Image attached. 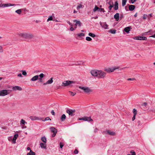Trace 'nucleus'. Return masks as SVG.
<instances>
[{
	"mask_svg": "<svg viewBox=\"0 0 155 155\" xmlns=\"http://www.w3.org/2000/svg\"><path fill=\"white\" fill-rule=\"evenodd\" d=\"M3 51H4L2 46L0 45V53H3Z\"/></svg>",
	"mask_w": 155,
	"mask_h": 155,
	"instance_id": "nucleus-39",
	"label": "nucleus"
},
{
	"mask_svg": "<svg viewBox=\"0 0 155 155\" xmlns=\"http://www.w3.org/2000/svg\"><path fill=\"white\" fill-rule=\"evenodd\" d=\"M39 76L38 75H35L31 79V81H35L37 80L38 79Z\"/></svg>",
	"mask_w": 155,
	"mask_h": 155,
	"instance_id": "nucleus-22",
	"label": "nucleus"
},
{
	"mask_svg": "<svg viewBox=\"0 0 155 155\" xmlns=\"http://www.w3.org/2000/svg\"><path fill=\"white\" fill-rule=\"evenodd\" d=\"M106 132L107 134L110 135L114 136L115 134V133L113 131H110L109 130H107Z\"/></svg>",
	"mask_w": 155,
	"mask_h": 155,
	"instance_id": "nucleus-23",
	"label": "nucleus"
},
{
	"mask_svg": "<svg viewBox=\"0 0 155 155\" xmlns=\"http://www.w3.org/2000/svg\"><path fill=\"white\" fill-rule=\"evenodd\" d=\"M150 37L155 38V34L152 35V36H150Z\"/></svg>",
	"mask_w": 155,
	"mask_h": 155,
	"instance_id": "nucleus-64",
	"label": "nucleus"
},
{
	"mask_svg": "<svg viewBox=\"0 0 155 155\" xmlns=\"http://www.w3.org/2000/svg\"><path fill=\"white\" fill-rule=\"evenodd\" d=\"M75 111V110H72L71 109H67L66 110V112L68 113L70 116H73L74 115V113Z\"/></svg>",
	"mask_w": 155,
	"mask_h": 155,
	"instance_id": "nucleus-5",
	"label": "nucleus"
},
{
	"mask_svg": "<svg viewBox=\"0 0 155 155\" xmlns=\"http://www.w3.org/2000/svg\"><path fill=\"white\" fill-rule=\"evenodd\" d=\"M98 71L97 70H93L91 71L90 72L93 76L97 77Z\"/></svg>",
	"mask_w": 155,
	"mask_h": 155,
	"instance_id": "nucleus-10",
	"label": "nucleus"
},
{
	"mask_svg": "<svg viewBox=\"0 0 155 155\" xmlns=\"http://www.w3.org/2000/svg\"><path fill=\"white\" fill-rule=\"evenodd\" d=\"M22 72V74L24 76H26L27 74L26 71L25 70H22L21 71Z\"/></svg>",
	"mask_w": 155,
	"mask_h": 155,
	"instance_id": "nucleus-35",
	"label": "nucleus"
},
{
	"mask_svg": "<svg viewBox=\"0 0 155 155\" xmlns=\"http://www.w3.org/2000/svg\"><path fill=\"white\" fill-rule=\"evenodd\" d=\"M18 134H15L14 135L13 137L12 142L14 144L16 143V140L17 138H18Z\"/></svg>",
	"mask_w": 155,
	"mask_h": 155,
	"instance_id": "nucleus-15",
	"label": "nucleus"
},
{
	"mask_svg": "<svg viewBox=\"0 0 155 155\" xmlns=\"http://www.w3.org/2000/svg\"><path fill=\"white\" fill-rule=\"evenodd\" d=\"M124 17L123 14H120V20H121L122 18Z\"/></svg>",
	"mask_w": 155,
	"mask_h": 155,
	"instance_id": "nucleus-53",
	"label": "nucleus"
},
{
	"mask_svg": "<svg viewBox=\"0 0 155 155\" xmlns=\"http://www.w3.org/2000/svg\"><path fill=\"white\" fill-rule=\"evenodd\" d=\"M127 0H122V5L123 6H124L125 5Z\"/></svg>",
	"mask_w": 155,
	"mask_h": 155,
	"instance_id": "nucleus-36",
	"label": "nucleus"
},
{
	"mask_svg": "<svg viewBox=\"0 0 155 155\" xmlns=\"http://www.w3.org/2000/svg\"><path fill=\"white\" fill-rule=\"evenodd\" d=\"M20 124L21 125V127L22 129H25L27 127L26 125L27 124V123L23 119H21L20 121Z\"/></svg>",
	"mask_w": 155,
	"mask_h": 155,
	"instance_id": "nucleus-7",
	"label": "nucleus"
},
{
	"mask_svg": "<svg viewBox=\"0 0 155 155\" xmlns=\"http://www.w3.org/2000/svg\"><path fill=\"white\" fill-rule=\"evenodd\" d=\"M20 37L27 39H31L34 37V35L30 33H20Z\"/></svg>",
	"mask_w": 155,
	"mask_h": 155,
	"instance_id": "nucleus-1",
	"label": "nucleus"
},
{
	"mask_svg": "<svg viewBox=\"0 0 155 155\" xmlns=\"http://www.w3.org/2000/svg\"><path fill=\"white\" fill-rule=\"evenodd\" d=\"M51 120V119H50L49 117H46L44 120H42V121H45L46 120Z\"/></svg>",
	"mask_w": 155,
	"mask_h": 155,
	"instance_id": "nucleus-44",
	"label": "nucleus"
},
{
	"mask_svg": "<svg viewBox=\"0 0 155 155\" xmlns=\"http://www.w3.org/2000/svg\"><path fill=\"white\" fill-rule=\"evenodd\" d=\"M118 8V3L117 1H116L115 2V4L114 5V9L115 10H117Z\"/></svg>",
	"mask_w": 155,
	"mask_h": 155,
	"instance_id": "nucleus-24",
	"label": "nucleus"
},
{
	"mask_svg": "<svg viewBox=\"0 0 155 155\" xmlns=\"http://www.w3.org/2000/svg\"><path fill=\"white\" fill-rule=\"evenodd\" d=\"M54 14H52V16H50L47 19V21H51L53 20L52 16H54Z\"/></svg>",
	"mask_w": 155,
	"mask_h": 155,
	"instance_id": "nucleus-32",
	"label": "nucleus"
},
{
	"mask_svg": "<svg viewBox=\"0 0 155 155\" xmlns=\"http://www.w3.org/2000/svg\"><path fill=\"white\" fill-rule=\"evenodd\" d=\"M93 11L94 12L98 11L99 12L100 11V8L98 7L97 6H95L94 8L93 9Z\"/></svg>",
	"mask_w": 155,
	"mask_h": 155,
	"instance_id": "nucleus-26",
	"label": "nucleus"
},
{
	"mask_svg": "<svg viewBox=\"0 0 155 155\" xmlns=\"http://www.w3.org/2000/svg\"><path fill=\"white\" fill-rule=\"evenodd\" d=\"M147 105V103L146 102H144L142 104V106H144L146 107Z\"/></svg>",
	"mask_w": 155,
	"mask_h": 155,
	"instance_id": "nucleus-54",
	"label": "nucleus"
},
{
	"mask_svg": "<svg viewBox=\"0 0 155 155\" xmlns=\"http://www.w3.org/2000/svg\"><path fill=\"white\" fill-rule=\"evenodd\" d=\"M77 35L79 37L84 36V34L83 33H81L78 34Z\"/></svg>",
	"mask_w": 155,
	"mask_h": 155,
	"instance_id": "nucleus-41",
	"label": "nucleus"
},
{
	"mask_svg": "<svg viewBox=\"0 0 155 155\" xmlns=\"http://www.w3.org/2000/svg\"><path fill=\"white\" fill-rule=\"evenodd\" d=\"M70 30L71 31H73L74 30V29L73 27H71L70 28Z\"/></svg>",
	"mask_w": 155,
	"mask_h": 155,
	"instance_id": "nucleus-60",
	"label": "nucleus"
},
{
	"mask_svg": "<svg viewBox=\"0 0 155 155\" xmlns=\"http://www.w3.org/2000/svg\"><path fill=\"white\" fill-rule=\"evenodd\" d=\"M129 10L130 11H132L134 10L135 8V5H129Z\"/></svg>",
	"mask_w": 155,
	"mask_h": 155,
	"instance_id": "nucleus-20",
	"label": "nucleus"
},
{
	"mask_svg": "<svg viewBox=\"0 0 155 155\" xmlns=\"http://www.w3.org/2000/svg\"><path fill=\"white\" fill-rule=\"evenodd\" d=\"M69 92L70 93V95H71V96H74V95H75L76 94V93H75V92H71V91H69Z\"/></svg>",
	"mask_w": 155,
	"mask_h": 155,
	"instance_id": "nucleus-38",
	"label": "nucleus"
},
{
	"mask_svg": "<svg viewBox=\"0 0 155 155\" xmlns=\"http://www.w3.org/2000/svg\"><path fill=\"white\" fill-rule=\"evenodd\" d=\"M98 18V17L97 16H96L95 17L92 18H94L95 19H97Z\"/></svg>",
	"mask_w": 155,
	"mask_h": 155,
	"instance_id": "nucleus-63",
	"label": "nucleus"
},
{
	"mask_svg": "<svg viewBox=\"0 0 155 155\" xmlns=\"http://www.w3.org/2000/svg\"><path fill=\"white\" fill-rule=\"evenodd\" d=\"M131 2H130V3L133 4L137 0H130Z\"/></svg>",
	"mask_w": 155,
	"mask_h": 155,
	"instance_id": "nucleus-52",
	"label": "nucleus"
},
{
	"mask_svg": "<svg viewBox=\"0 0 155 155\" xmlns=\"http://www.w3.org/2000/svg\"><path fill=\"white\" fill-rule=\"evenodd\" d=\"M56 134L57 133H53V134L52 135V137H54L55 136Z\"/></svg>",
	"mask_w": 155,
	"mask_h": 155,
	"instance_id": "nucleus-58",
	"label": "nucleus"
},
{
	"mask_svg": "<svg viewBox=\"0 0 155 155\" xmlns=\"http://www.w3.org/2000/svg\"><path fill=\"white\" fill-rule=\"evenodd\" d=\"M66 116L65 114H63L62 115L61 117V120L62 121H63L66 119Z\"/></svg>",
	"mask_w": 155,
	"mask_h": 155,
	"instance_id": "nucleus-25",
	"label": "nucleus"
},
{
	"mask_svg": "<svg viewBox=\"0 0 155 155\" xmlns=\"http://www.w3.org/2000/svg\"><path fill=\"white\" fill-rule=\"evenodd\" d=\"M124 31L127 33H128L130 31V28L129 27H126L124 28Z\"/></svg>",
	"mask_w": 155,
	"mask_h": 155,
	"instance_id": "nucleus-29",
	"label": "nucleus"
},
{
	"mask_svg": "<svg viewBox=\"0 0 155 155\" xmlns=\"http://www.w3.org/2000/svg\"><path fill=\"white\" fill-rule=\"evenodd\" d=\"M86 40L88 41H91L92 40L91 38L89 37H86Z\"/></svg>",
	"mask_w": 155,
	"mask_h": 155,
	"instance_id": "nucleus-42",
	"label": "nucleus"
},
{
	"mask_svg": "<svg viewBox=\"0 0 155 155\" xmlns=\"http://www.w3.org/2000/svg\"><path fill=\"white\" fill-rule=\"evenodd\" d=\"M100 25L102 27L104 28L105 29H108V25L106 24V23H103V24L100 23Z\"/></svg>",
	"mask_w": 155,
	"mask_h": 155,
	"instance_id": "nucleus-16",
	"label": "nucleus"
},
{
	"mask_svg": "<svg viewBox=\"0 0 155 155\" xmlns=\"http://www.w3.org/2000/svg\"><path fill=\"white\" fill-rule=\"evenodd\" d=\"M79 88L83 90L86 93H89L92 91L87 87L79 86Z\"/></svg>",
	"mask_w": 155,
	"mask_h": 155,
	"instance_id": "nucleus-4",
	"label": "nucleus"
},
{
	"mask_svg": "<svg viewBox=\"0 0 155 155\" xmlns=\"http://www.w3.org/2000/svg\"><path fill=\"white\" fill-rule=\"evenodd\" d=\"M118 68H119L118 67L108 68L105 69L104 71L107 72L108 73H110V72H113L115 70L118 69Z\"/></svg>",
	"mask_w": 155,
	"mask_h": 155,
	"instance_id": "nucleus-6",
	"label": "nucleus"
},
{
	"mask_svg": "<svg viewBox=\"0 0 155 155\" xmlns=\"http://www.w3.org/2000/svg\"><path fill=\"white\" fill-rule=\"evenodd\" d=\"M74 22H76V23L75 24V26H76L78 25L80 27L81 26V23L80 21H77L76 20H75L74 21Z\"/></svg>",
	"mask_w": 155,
	"mask_h": 155,
	"instance_id": "nucleus-14",
	"label": "nucleus"
},
{
	"mask_svg": "<svg viewBox=\"0 0 155 155\" xmlns=\"http://www.w3.org/2000/svg\"><path fill=\"white\" fill-rule=\"evenodd\" d=\"M133 113L134 115H136L137 114V111L136 109H134L133 110Z\"/></svg>",
	"mask_w": 155,
	"mask_h": 155,
	"instance_id": "nucleus-43",
	"label": "nucleus"
},
{
	"mask_svg": "<svg viewBox=\"0 0 155 155\" xmlns=\"http://www.w3.org/2000/svg\"><path fill=\"white\" fill-rule=\"evenodd\" d=\"M64 146V144L63 143L60 142V147L61 148H62Z\"/></svg>",
	"mask_w": 155,
	"mask_h": 155,
	"instance_id": "nucleus-46",
	"label": "nucleus"
},
{
	"mask_svg": "<svg viewBox=\"0 0 155 155\" xmlns=\"http://www.w3.org/2000/svg\"><path fill=\"white\" fill-rule=\"evenodd\" d=\"M100 11L101 12H105V11L104 8H100Z\"/></svg>",
	"mask_w": 155,
	"mask_h": 155,
	"instance_id": "nucleus-57",
	"label": "nucleus"
},
{
	"mask_svg": "<svg viewBox=\"0 0 155 155\" xmlns=\"http://www.w3.org/2000/svg\"><path fill=\"white\" fill-rule=\"evenodd\" d=\"M51 113L53 115H54L55 113L53 110H52L51 112Z\"/></svg>",
	"mask_w": 155,
	"mask_h": 155,
	"instance_id": "nucleus-59",
	"label": "nucleus"
},
{
	"mask_svg": "<svg viewBox=\"0 0 155 155\" xmlns=\"http://www.w3.org/2000/svg\"><path fill=\"white\" fill-rule=\"evenodd\" d=\"M131 154H128L127 155H136V153L133 150H131L130 152Z\"/></svg>",
	"mask_w": 155,
	"mask_h": 155,
	"instance_id": "nucleus-31",
	"label": "nucleus"
},
{
	"mask_svg": "<svg viewBox=\"0 0 155 155\" xmlns=\"http://www.w3.org/2000/svg\"><path fill=\"white\" fill-rule=\"evenodd\" d=\"M41 140L42 142H44L45 143H46V138L45 136L42 137L41 138Z\"/></svg>",
	"mask_w": 155,
	"mask_h": 155,
	"instance_id": "nucleus-28",
	"label": "nucleus"
},
{
	"mask_svg": "<svg viewBox=\"0 0 155 155\" xmlns=\"http://www.w3.org/2000/svg\"><path fill=\"white\" fill-rule=\"evenodd\" d=\"M108 4L109 5H112V4H113V2L112 0H110L109 2L108 3Z\"/></svg>",
	"mask_w": 155,
	"mask_h": 155,
	"instance_id": "nucleus-48",
	"label": "nucleus"
},
{
	"mask_svg": "<svg viewBox=\"0 0 155 155\" xmlns=\"http://www.w3.org/2000/svg\"><path fill=\"white\" fill-rule=\"evenodd\" d=\"M106 73L102 70H99L97 78L99 79H103L106 77Z\"/></svg>",
	"mask_w": 155,
	"mask_h": 155,
	"instance_id": "nucleus-2",
	"label": "nucleus"
},
{
	"mask_svg": "<svg viewBox=\"0 0 155 155\" xmlns=\"http://www.w3.org/2000/svg\"><path fill=\"white\" fill-rule=\"evenodd\" d=\"M15 12L18 13V14H19V9H18L15 11Z\"/></svg>",
	"mask_w": 155,
	"mask_h": 155,
	"instance_id": "nucleus-62",
	"label": "nucleus"
},
{
	"mask_svg": "<svg viewBox=\"0 0 155 155\" xmlns=\"http://www.w3.org/2000/svg\"><path fill=\"white\" fill-rule=\"evenodd\" d=\"M136 115H134V116L132 118V121H134L135 119V117Z\"/></svg>",
	"mask_w": 155,
	"mask_h": 155,
	"instance_id": "nucleus-56",
	"label": "nucleus"
},
{
	"mask_svg": "<svg viewBox=\"0 0 155 155\" xmlns=\"http://www.w3.org/2000/svg\"><path fill=\"white\" fill-rule=\"evenodd\" d=\"M28 12V11L26 10L25 8L23 9H20V14L21 13L22 14H25L27 12Z\"/></svg>",
	"mask_w": 155,
	"mask_h": 155,
	"instance_id": "nucleus-17",
	"label": "nucleus"
},
{
	"mask_svg": "<svg viewBox=\"0 0 155 155\" xmlns=\"http://www.w3.org/2000/svg\"><path fill=\"white\" fill-rule=\"evenodd\" d=\"M39 82H42V78H39Z\"/></svg>",
	"mask_w": 155,
	"mask_h": 155,
	"instance_id": "nucleus-61",
	"label": "nucleus"
},
{
	"mask_svg": "<svg viewBox=\"0 0 155 155\" xmlns=\"http://www.w3.org/2000/svg\"><path fill=\"white\" fill-rule=\"evenodd\" d=\"M38 76L40 77L39 78H42L45 76V75L43 73H41Z\"/></svg>",
	"mask_w": 155,
	"mask_h": 155,
	"instance_id": "nucleus-40",
	"label": "nucleus"
},
{
	"mask_svg": "<svg viewBox=\"0 0 155 155\" xmlns=\"http://www.w3.org/2000/svg\"><path fill=\"white\" fill-rule=\"evenodd\" d=\"M78 119L80 120H83L85 121H87L88 122L93 121V120L91 119V117H85L82 118H79Z\"/></svg>",
	"mask_w": 155,
	"mask_h": 155,
	"instance_id": "nucleus-8",
	"label": "nucleus"
},
{
	"mask_svg": "<svg viewBox=\"0 0 155 155\" xmlns=\"http://www.w3.org/2000/svg\"><path fill=\"white\" fill-rule=\"evenodd\" d=\"M30 118L32 120H35L38 119V118L36 117H31Z\"/></svg>",
	"mask_w": 155,
	"mask_h": 155,
	"instance_id": "nucleus-45",
	"label": "nucleus"
},
{
	"mask_svg": "<svg viewBox=\"0 0 155 155\" xmlns=\"http://www.w3.org/2000/svg\"><path fill=\"white\" fill-rule=\"evenodd\" d=\"M88 35L94 38L95 37L96 35L95 34L91 33H90L88 34Z\"/></svg>",
	"mask_w": 155,
	"mask_h": 155,
	"instance_id": "nucleus-33",
	"label": "nucleus"
},
{
	"mask_svg": "<svg viewBox=\"0 0 155 155\" xmlns=\"http://www.w3.org/2000/svg\"><path fill=\"white\" fill-rule=\"evenodd\" d=\"M53 78H51L50 80H48L46 83L43 84L44 85H45L47 84H51L53 82Z\"/></svg>",
	"mask_w": 155,
	"mask_h": 155,
	"instance_id": "nucleus-13",
	"label": "nucleus"
},
{
	"mask_svg": "<svg viewBox=\"0 0 155 155\" xmlns=\"http://www.w3.org/2000/svg\"><path fill=\"white\" fill-rule=\"evenodd\" d=\"M147 16V15H144L143 16V18L144 19H145L146 18Z\"/></svg>",
	"mask_w": 155,
	"mask_h": 155,
	"instance_id": "nucleus-51",
	"label": "nucleus"
},
{
	"mask_svg": "<svg viewBox=\"0 0 155 155\" xmlns=\"http://www.w3.org/2000/svg\"><path fill=\"white\" fill-rule=\"evenodd\" d=\"M75 81H63L62 82V86L64 87L67 86L71 85V84L74 83Z\"/></svg>",
	"mask_w": 155,
	"mask_h": 155,
	"instance_id": "nucleus-3",
	"label": "nucleus"
},
{
	"mask_svg": "<svg viewBox=\"0 0 155 155\" xmlns=\"http://www.w3.org/2000/svg\"><path fill=\"white\" fill-rule=\"evenodd\" d=\"M134 39L140 40H147V37L145 36H137Z\"/></svg>",
	"mask_w": 155,
	"mask_h": 155,
	"instance_id": "nucleus-12",
	"label": "nucleus"
},
{
	"mask_svg": "<svg viewBox=\"0 0 155 155\" xmlns=\"http://www.w3.org/2000/svg\"><path fill=\"white\" fill-rule=\"evenodd\" d=\"M113 5H110L108 7V8L109 9V10H111L112 8L113 7Z\"/></svg>",
	"mask_w": 155,
	"mask_h": 155,
	"instance_id": "nucleus-55",
	"label": "nucleus"
},
{
	"mask_svg": "<svg viewBox=\"0 0 155 155\" xmlns=\"http://www.w3.org/2000/svg\"><path fill=\"white\" fill-rule=\"evenodd\" d=\"M114 18L115 19V20L117 21H118L119 19V14L118 13H116L114 15Z\"/></svg>",
	"mask_w": 155,
	"mask_h": 155,
	"instance_id": "nucleus-18",
	"label": "nucleus"
},
{
	"mask_svg": "<svg viewBox=\"0 0 155 155\" xmlns=\"http://www.w3.org/2000/svg\"><path fill=\"white\" fill-rule=\"evenodd\" d=\"M135 80V79L134 78H129L127 79V80L128 81H133Z\"/></svg>",
	"mask_w": 155,
	"mask_h": 155,
	"instance_id": "nucleus-50",
	"label": "nucleus"
},
{
	"mask_svg": "<svg viewBox=\"0 0 155 155\" xmlns=\"http://www.w3.org/2000/svg\"><path fill=\"white\" fill-rule=\"evenodd\" d=\"M35 153L33 152L31 150H30V152L27 154V155H35Z\"/></svg>",
	"mask_w": 155,
	"mask_h": 155,
	"instance_id": "nucleus-27",
	"label": "nucleus"
},
{
	"mask_svg": "<svg viewBox=\"0 0 155 155\" xmlns=\"http://www.w3.org/2000/svg\"><path fill=\"white\" fill-rule=\"evenodd\" d=\"M40 145L41 148L45 149H46V143H41L40 144Z\"/></svg>",
	"mask_w": 155,
	"mask_h": 155,
	"instance_id": "nucleus-21",
	"label": "nucleus"
},
{
	"mask_svg": "<svg viewBox=\"0 0 155 155\" xmlns=\"http://www.w3.org/2000/svg\"><path fill=\"white\" fill-rule=\"evenodd\" d=\"M13 89L14 90H19V86H15L13 87Z\"/></svg>",
	"mask_w": 155,
	"mask_h": 155,
	"instance_id": "nucleus-37",
	"label": "nucleus"
},
{
	"mask_svg": "<svg viewBox=\"0 0 155 155\" xmlns=\"http://www.w3.org/2000/svg\"><path fill=\"white\" fill-rule=\"evenodd\" d=\"M50 130L51 132L53 133H57L58 130L54 127H51L50 128Z\"/></svg>",
	"mask_w": 155,
	"mask_h": 155,
	"instance_id": "nucleus-19",
	"label": "nucleus"
},
{
	"mask_svg": "<svg viewBox=\"0 0 155 155\" xmlns=\"http://www.w3.org/2000/svg\"><path fill=\"white\" fill-rule=\"evenodd\" d=\"M13 137L12 136L9 137H8V139L9 141H12Z\"/></svg>",
	"mask_w": 155,
	"mask_h": 155,
	"instance_id": "nucleus-47",
	"label": "nucleus"
},
{
	"mask_svg": "<svg viewBox=\"0 0 155 155\" xmlns=\"http://www.w3.org/2000/svg\"><path fill=\"white\" fill-rule=\"evenodd\" d=\"M74 153L75 154H78V151L77 149H75L74 151Z\"/></svg>",
	"mask_w": 155,
	"mask_h": 155,
	"instance_id": "nucleus-49",
	"label": "nucleus"
},
{
	"mask_svg": "<svg viewBox=\"0 0 155 155\" xmlns=\"http://www.w3.org/2000/svg\"><path fill=\"white\" fill-rule=\"evenodd\" d=\"M15 5L14 4H11V3H7V4H0V7H9L11 6H14Z\"/></svg>",
	"mask_w": 155,
	"mask_h": 155,
	"instance_id": "nucleus-11",
	"label": "nucleus"
},
{
	"mask_svg": "<svg viewBox=\"0 0 155 155\" xmlns=\"http://www.w3.org/2000/svg\"><path fill=\"white\" fill-rule=\"evenodd\" d=\"M84 7V5L80 4L79 5L77 6V9L78 10L80 8H83Z\"/></svg>",
	"mask_w": 155,
	"mask_h": 155,
	"instance_id": "nucleus-34",
	"label": "nucleus"
},
{
	"mask_svg": "<svg viewBox=\"0 0 155 155\" xmlns=\"http://www.w3.org/2000/svg\"><path fill=\"white\" fill-rule=\"evenodd\" d=\"M9 94L8 90H5L0 91V96H4Z\"/></svg>",
	"mask_w": 155,
	"mask_h": 155,
	"instance_id": "nucleus-9",
	"label": "nucleus"
},
{
	"mask_svg": "<svg viewBox=\"0 0 155 155\" xmlns=\"http://www.w3.org/2000/svg\"><path fill=\"white\" fill-rule=\"evenodd\" d=\"M109 32H110L112 34H115L116 33V30L114 29H111L109 31Z\"/></svg>",
	"mask_w": 155,
	"mask_h": 155,
	"instance_id": "nucleus-30",
	"label": "nucleus"
}]
</instances>
